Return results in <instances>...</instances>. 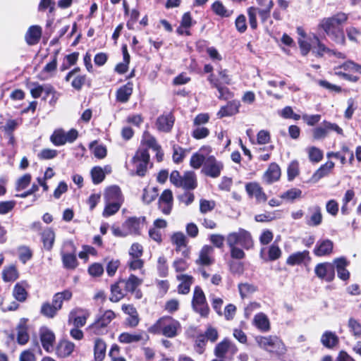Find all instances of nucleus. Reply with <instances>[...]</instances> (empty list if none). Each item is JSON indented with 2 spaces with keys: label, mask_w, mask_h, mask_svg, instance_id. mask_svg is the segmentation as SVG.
Returning <instances> with one entry per match:
<instances>
[{
  "label": "nucleus",
  "mask_w": 361,
  "mask_h": 361,
  "mask_svg": "<svg viewBox=\"0 0 361 361\" xmlns=\"http://www.w3.org/2000/svg\"><path fill=\"white\" fill-rule=\"evenodd\" d=\"M181 331L179 321L170 316L160 317L149 328V332L153 334L162 335L167 338H174Z\"/></svg>",
  "instance_id": "nucleus-1"
},
{
  "label": "nucleus",
  "mask_w": 361,
  "mask_h": 361,
  "mask_svg": "<svg viewBox=\"0 0 361 361\" xmlns=\"http://www.w3.org/2000/svg\"><path fill=\"white\" fill-rule=\"evenodd\" d=\"M149 161V154L146 149H139L130 161V164L126 163V166L129 170L130 175L144 176L147 170Z\"/></svg>",
  "instance_id": "nucleus-2"
},
{
  "label": "nucleus",
  "mask_w": 361,
  "mask_h": 361,
  "mask_svg": "<svg viewBox=\"0 0 361 361\" xmlns=\"http://www.w3.org/2000/svg\"><path fill=\"white\" fill-rule=\"evenodd\" d=\"M256 341L262 348L270 353L281 355L286 352L284 343L276 336H258Z\"/></svg>",
  "instance_id": "nucleus-3"
},
{
  "label": "nucleus",
  "mask_w": 361,
  "mask_h": 361,
  "mask_svg": "<svg viewBox=\"0 0 361 361\" xmlns=\"http://www.w3.org/2000/svg\"><path fill=\"white\" fill-rule=\"evenodd\" d=\"M226 243L228 246L238 245L245 250H249L253 245L251 234L243 228L230 233L226 237Z\"/></svg>",
  "instance_id": "nucleus-4"
},
{
  "label": "nucleus",
  "mask_w": 361,
  "mask_h": 361,
  "mask_svg": "<svg viewBox=\"0 0 361 361\" xmlns=\"http://www.w3.org/2000/svg\"><path fill=\"white\" fill-rule=\"evenodd\" d=\"M115 318V313L111 310H106L99 315L95 322L88 326V331L95 335L104 334L106 332V327Z\"/></svg>",
  "instance_id": "nucleus-5"
},
{
  "label": "nucleus",
  "mask_w": 361,
  "mask_h": 361,
  "mask_svg": "<svg viewBox=\"0 0 361 361\" xmlns=\"http://www.w3.org/2000/svg\"><path fill=\"white\" fill-rule=\"evenodd\" d=\"M78 136V133L75 129H71L65 132L63 129H56L50 137L51 142L56 146H61L66 142H73Z\"/></svg>",
  "instance_id": "nucleus-6"
},
{
  "label": "nucleus",
  "mask_w": 361,
  "mask_h": 361,
  "mask_svg": "<svg viewBox=\"0 0 361 361\" xmlns=\"http://www.w3.org/2000/svg\"><path fill=\"white\" fill-rule=\"evenodd\" d=\"M72 297V293L69 290L57 293L54 295L51 305L47 304V317L53 318L61 310L63 302L69 300Z\"/></svg>",
  "instance_id": "nucleus-7"
},
{
  "label": "nucleus",
  "mask_w": 361,
  "mask_h": 361,
  "mask_svg": "<svg viewBox=\"0 0 361 361\" xmlns=\"http://www.w3.org/2000/svg\"><path fill=\"white\" fill-rule=\"evenodd\" d=\"M223 169V163L211 155L207 157L206 161L202 169V173L207 176L216 178L221 175Z\"/></svg>",
  "instance_id": "nucleus-8"
},
{
  "label": "nucleus",
  "mask_w": 361,
  "mask_h": 361,
  "mask_svg": "<svg viewBox=\"0 0 361 361\" xmlns=\"http://www.w3.org/2000/svg\"><path fill=\"white\" fill-rule=\"evenodd\" d=\"M341 25L322 24V28L335 42L343 44L345 43V35Z\"/></svg>",
  "instance_id": "nucleus-9"
},
{
  "label": "nucleus",
  "mask_w": 361,
  "mask_h": 361,
  "mask_svg": "<svg viewBox=\"0 0 361 361\" xmlns=\"http://www.w3.org/2000/svg\"><path fill=\"white\" fill-rule=\"evenodd\" d=\"M145 217H129L123 224L128 235H140V231L145 223Z\"/></svg>",
  "instance_id": "nucleus-10"
},
{
  "label": "nucleus",
  "mask_w": 361,
  "mask_h": 361,
  "mask_svg": "<svg viewBox=\"0 0 361 361\" xmlns=\"http://www.w3.org/2000/svg\"><path fill=\"white\" fill-rule=\"evenodd\" d=\"M315 274L321 279L327 282L332 281L335 278L334 266L333 263H320L314 269Z\"/></svg>",
  "instance_id": "nucleus-11"
},
{
  "label": "nucleus",
  "mask_w": 361,
  "mask_h": 361,
  "mask_svg": "<svg viewBox=\"0 0 361 361\" xmlns=\"http://www.w3.org/2000/svg\"><path fill=\"white\" fill-rule=\"evenodd\" d=\"M238 348L228 339L225 338L218 343L214 349V354L217 357L224 358L226 355L229 353L231 358L237 353Z\"/></svg>",
  "instance_id": "nucleus-12"
},
{
  "label": "nucleus",
  "mask_w": 361,
  "mask_h": 361,
  "mask_svg": "<svg viewBox=\"0 0 361 361\" xmlns=\"http://www.w3.org/2000/svg\"><path fill=\"white\" fill-rule=\"evenodd\" d=\"M245 190L250 197L255 198L259 203L264 202L267 200V196L263 188L257 182L247 183L245 185Z\"/></svg>",
  "instance_id": "nucleus-13"
},
{
  "label": "nucleus",
  "mask_w": 361,
  "mask_h": 361,
  "mask_svg": "<svg viewBox=\"0 0 361 361\" xmlns=\"http://www.w3.org/2000/svg\"><path fill=\"white\" fill-rule=\"evenodd\" d=\"M90 315V313L87 310L75 308L70 312L69 320L73 322L74 326L80 328L85 325Z\"/></svg>",
  "instance_id": "nucleus-14"
},
{
  "label": "nucleus",
  "mask_w": 361,
  "mask_h": 361,
  "mask_svg": "<svg viewBox=\"0 0 361 361\" xmlns=\"http://www.w3.org/2000/svg\"><path fill=\"white\" fill-rule=\"evenodd\" d=\"M333 264L334 270L337 271L338 277L342 281H348L350 278V272L346 269L350 262L344 257H338L334 259Z\"/></svg>",
  "instance_id": "nucleus-15"
},
{
  "label": "nucleus",
  "mask_w": 361,
  "mask_h": 361,
  "mask_svg": "<svg viewBox=\"0 0 361 361\" xmlns=\"http://www.w3.org/2000/svg\"><path fill=\"white\" fill-rule=\"evenodd\" d=\"M309 214L305 216V223L309 226H318L322 222V209L318 205L308 208Z\"/></svg>",
  "instance_id": "nucleus-16"
},
{
  "label": "nucleus",
  "mask_w": 361,
  "mask_h": 361,
  "mask_svg": "<svg viewBox=\"0 0 361 361\" xmlns=\"http://www.w3.org/2000/svg\"><path fill=\"white\" fill-rule=\"evenodd\" d=\"M173 207V194L166 189L163 191L159 199V208L164 214H169Z\"/></svg>",
  "instance_id": "nucleus-17"
},
{
  "label": "nucleus",
  "mask_w": 361,
  "mask_h": 361,
  "mask_svg": "<svg viewBox=\"0 0 361 361\" xmlns=\"http://www.w3.org/2000/svg\"><path fill=\"white\" fill-rule=\"evenodd\" d=\"M66 246H68L71 249V252L69 253H62V261L64 267L69 269H75L77 265V258L75 255V247L71 241L66 242L65 244Z\"/></svg>",
  "instance_id": "nucleus-18"
},
{
  "label": "nucleus",
  "mask_w": 361,
  "mask_h": 361,
  "mask_svg": "<svg viewBox=\"0 0 361 361\" xmlns=\"http://www.w3.org/2000/svg\"><path fill=\"white\" fill-rule=\"evenodd\" d=\"M175 121V118L171 113L159 116L156 121V126L159 131L169 133L171 130Z\"/></svg>",
  "instance_id": "nucleus-19"
},
{
  "label": "nucleus",
  "mask_w": 361,
  "mask_h": 361,
  "mask_svg": "<svg viewBox=\"0 0 361 361\" xmlns=\"http://www.w3.org/2000/svg\"><path fill=\"white\" fill-rule=\"evenodd\" d=\"M281 177V169L278 164L271 163L263 175V181L268 185L279 180Z\"/></svg>",
  "instance_id": "nucleus-20"
},
{
  "label": "nucleus",
  "mask_w": 361,
  "mask_h": 361,
  "mask_svg": "<svg viewBox=\"0 0 361 361\" xmlns=\"http://www.w3.org/2000/svg\"><path fill=\"white\" fill-rule=\"evenodd\" d=\"M298 33L300 36V37L298 38V44L301 53L303 56H305L309 53L311 49H315L314 37L312 38L309 37L310 42L305 40V32L301 27H298Z\"/></svg>",
  "instance_id": "nucleus-21"
},
{
  "label": "nucleus",
  "mask_w": 361,
  "mask_h": 361,
  "mask_svg": "<svg viewBox=\"0 0 361 361\" xmlns=\"http://www.w3.org/2000/svg\"><path fill=\"white\" fill-rule=\"evenodd\" d=\"M333 247L334 244L331 240L329 239L319 240L317 242L313 252L316 256H325L332 252Z\"/></svg>",
  "instance_id": "nucleus-22"
},
{
  "label": "nucleus",
  "mask_w": 361,
  "mask_h": 361,
  "mask_svg": "<svg viewBox=\"0 0 361 361\" xmlns=\"http://www.w3.org/2000/svg\"><path fill=\"white\" fill-rule=\"evenodd\" d=\"M105 202L123 203V197L120 188L112 185L107 188L104 192Z\"/></svg>",
  "instance_id": "nucleus-23"
},
{
  "label": "nucleus",
  "mask_w": 361,
  "mask_h": 361,
  "mask_svg": "<svg viewBox=\"0 0 361 361\" xmlns=\"http://www.w3.org/2000/svg\"><path fill=\"white\" fill-rule=\"evenodd\" d=\"M27 322V319L22 318L17 326V342L20 345L26 344L29 340Z\"/></svg>",
  "instance_id": "nucleus-24"
},
{
  "label": "nucleus",
  "mask_w": 361,
  "mask_h": 361,
  "mask_svg": "<svg viewBox=\"0 0 361 361\" xmlns=\"http://www.w3.org/2000/svg\"><path fill=\"white\" fill-rule=\"evenodd\" d=\"M127 291L124 285L119 280L111 286V296L109 300L113 302H117L124 298Z\"/></svg>",
  "instance_id": "nucleus-25"
},
{
  "label": "nucleus",
  "mask_w": 361,
  "mask_h": 361,
  "mask_svg": "<svg viewBox=\"0 0 361 361\" xmlns=\"http://www.w3.org/2000/svg\"><path fill=\"white\" fill-rule=\"evenodd\" d=\"M214 249L212 246L204 245L200 252L199 258L196 260V264L200 265H209L213 263L212 255Z\"/></svg>",
  "instance_id": "nucleus-26"
},
{
  "label": "nucleus",
  "mask_w": 361,
  "mask_h": 361,
  "mask_svg": "<svg viewBox=\"0 0 361 361\" xmlns=\"http://www.w3.org/2000/svg\"><path fill=\"white\" fill-rule=\"evenodd\" d=\"M266 247H263L261 249L260 251L261 258L266 262L276 260L281 255V250L275 243H274L270 247H269L267 257L264 255V252L266 251Z\"/></svg>",
  "instance_id": "nucleus-27"
},
{
  "label": "nucleus",
  "mask_w": 361,
  "mask_h": 361,
  "mask_svg": "<svg viewBox=\"0 0 361 361\" xmlns=\"http://www.w3.org/2000/svg\"><path fill=\"white\" fill-rule=\"evenodd\" d=\"M197 186L196 175L192 171H187L182 177V180L179 187L183 188L186 190H194Z\"/></svg>",
  "instance_id": "nucleus-28"
},
{
  "label": "nucleus",
  "mask_w": 361,
  "mask_h": 361,
  "mask_svg": "<svg viewBox=\"0 0 361 361\" xmlns=\"http://www.w3.org/2000/svg\"><path fill=\"white\" fill-rule=\"evenodd\" d=\"M334 163L331 161H328L322 164L312 175V180L316 183L321 178L328 176L332 169L334 168Z\"/></svg>",
  "instance_id": "nucleus-29"
},
{
  "label": "nucleus",
  "mask_w": 361,
  "mask_h": 361,
  "mask_svg": "<svg viewBox=\"0 0 361 361\" xmlns=\"http://www.w3.org/2000/svg\"><path fill=\"white\" fill-rule=\"evenodd\" d=\"M75 349L73 343L63 340L59 342L56 347V353L59 357H66L69 356Z\"/></svg>",
  "instance_id": "nucleus-30"
},
{
  "label": "nucleus",
  "mask_w": 361,
  "mask_h": 361,
  "mask_svg": "<svg viewBox=\"0 0 361 361\" xmlns=\"http://www.w3.org/2000/svg\"><path fill=\"white\" fill-rule=\"evenodd\" d=\"M177 279L181 281L178 287V293L184 295L188 294L193 283V277L187 274H180L177 276Z\"/></svg>",
  "instance_id": "nucleus-31"
},
{
  "label": "nucleus",
  "mask_w": 361,
  "mask_h": 361,
  "mask_svg": "<svg viewBox=\"0 0 361 361\" xmlns=\"http://www.w3.org/2000/svg\"><path fill=\"white\" fill-rule=\"evenodd\" d=\"M133 85L130 82L121 86L116 92V99L122 103L128 102L133 93Z\"/></svg>",
  "instance_id": "nucleus-32"
},
{
  "label": "nucleus",
  "mask_w": 361,
  "mask_h": 361,
  "mask_svg": "<svg viewBox=\"0 0 361 361\" xmlns=\"http://www.w3.org/2000/svg\"><path fill=\"white\" fill-rule=\"evenodd\" d=\"M42 34V28L38 25L31 26L25 35V40L30 45L35 44L38 42Z\"/></svg>",
  "instance_id": "nucleus-33"
},
{
  "label": "nucleus",
  "mask_w": 361,
  "mask_h": 361,
  "mask_svg": "<svg viewBox=\"0 0 361 361\" xmlns=\"http://www.w3.org/2000/svg\"><path fill=\"white\" fill-rule=\"evenodd\" d=\"M239 106L240 104L238 102L233 101L229 102L226 106H222L220 109L217 113V116L219 118L233 116L238 112Z\"/></svg>",
  "instance_id": "nucleus-34"
},
{
  "label": "nucleus",
  "mask_w": 361,
  "mask_h": 361,
  "mask_svg": "<svg viewBox=\"0 0 361 361\" xmlns=\"http://www.w3.org/2000/svg\"><path fill=\"white\" fill-rule=\"evenodd\" d=\"M106 345L105 342L97 338L94 341V355L95 361H103L106 355Z\"/></svg>",
  "instance_id": "nucleus-35"
},
{
  "label": "nucleus",
  "mask_w": 361,
  "mask_h": 361,
  "mask_svg": "<svg viewBox=\"0 0 361 361\" xmlns=\"http://www.w3.org/2000/svg\"><path fill=\"white\" fill-rule=\"evenodd\" d=\"M307 258H309V251L297 252L293 253L287 258L286 264L290 266L299 265Z\"/></svg>",
  "instance_id": "nucleus-36"
},
{
  "label": "nucleus",
  "mask_w": 361,
  "mask_h": 361,
  "mask_svg": "<svg viewBox=\"0 0 361 361\" xmlns=\"http://www.w3.org/2000/svg\"><path fill=\"white\" fill-rule=\"evenodd\" d=\"M253 323L262 331H268L270 329L269 320L264 313L257 314L254 317Z\"/></svg>",
  "instance_id": "nucleus-37"
},
{
  "label": "nucleus",
  "mask_w": 361,
  "mask_h": 361,
  "mask_svg": "<svg viewBox=\"0 0 361 361\" xmlns=\"http://www.w3.org/2000/svg\"><path fill=\"white\" fill-rule=\"evenodd\" d=\"M27 286V284L25 281H22L20 283H18L14 286L13 290V297L19 302H24L27 296V293L25 290V288Z\"/></svg>",
  "instance_id": "nucleus-38"
},
{
  "label": "nucleus",
  "mask_w": 361,
  "mask_h": 361,
  "mask_svg": "<svg viewBox=\"0 0 361 361\" xmlns=\"http://www.w3.org/2000/svg\"><path fill=\"white\" fill-rule=\"evenodd\" d=\"M128 292H133L142 283V280L131 274L127 280H120Z\"/></svg>",
  "instance_id": "nucleus-39"
},
{
  "label": "nucleus",
  "mask_w": 361,
  "mask_h": 361,
  "mask_svg": "<svg viewBox=\"0 0 361 361\" xmlns=\"http://www.w3.org/2000/svg\"><path fill=\"white\" fill-rule=\"evenodd\" d=\"M322 343L326 348H333L338 342V336L331 331H326L321 338Z\"/></svg>",
  "instance_id": "nucleus-40"
},
{
  "label": "nucleus",
  "mask_w": 361,
  "mask_h": 361,
  "mask_svg": "<svg viewBox=\"0 0 361 361\" xmlns=\"http://www.w3.org/2000/svg\"><path fill=\"white\" fill-rule=\"evenodd\" d=\"M302 190L299 188H293L280 195V197L288 202H293L296 199L302 197Z\"/></svg>",
  "instance_id": "nucleus-41"
},
{
  "label": "nucleus",
  "mask_w": 361,
  "mask_h": 361,
  "mask_svg": "<svg viewBox=\"0 0 361 361\" xmlns=\"http://www.w3.org/2000/svg\"><path fill=\"white\" fill-rule=\"evenodd\" d=\"M204 148H202L198 152L193 154L190 158V164L192 168L195 169H198L201 166L203 167L207 157H204V154L201 153V151Z\"/></svg>",
  "instance_id": "nucleus-42"
},
{
  "label": "nucleus",
  "mask_w": 361,
  "mask_h": 361,
  "mask_svg": "<svg viewBox=\"0 0 361 361\" xmlns=\"http://www.w3.org/2000/svg\"><path fill=\"white\" fill-rule=\"evenodd\" d=\"M171 242L176 246V250L180 251L187 245V238L182 232H176L171 236Z\"/></svg>",
  "instance_id": "nucleus-43"
},
{
  "label": "nucleus",
  "mask_w": 361,
  "mask_h": 361,
  "mask_svg": "<svg viewBox=\"0 0 361 361\" xmlns=\"http://www.w3.org/2000/svg\"><path fill=\"white\" fill-rule=\"evenodd\" d=\"M142 143L153 150L160 149V145L157 143L155 137L147 131L144 132L142 135Z\"/></svg>",
  "instance_id": "nucleus-44"
},
{
  "label": "nucleus",
  "mask_w": 361,
  "mask_h": 361,
  "mask_svg": "<svg viewBox=\"0 0 361 361\" xmlns=\"http://www.w3.org/2000/svg\"><path fill=\"white\" fill-rule=\"evenodd\" d=\"M18 277V273L15 266L5 267L2 272V278L4 281L10 282L16 280Z\"/></svg>",
  "instance_id": "nucleus-45"
},
{
  "label": "nucleus",
  "mask_w": 361,
  "mask_h": 361,
  "mask_svg": "<svg viewBox=\"0 0 361 361\" xmlns=\"http://www.w3.org/2000/svg\"><path fill=\"white\" fill-rule=\"evenodd\" d=\"M314 41L315 49H312V52L316 54L317 56H322L324 54H328L331 53V49L327 48L324 44H322L317 37L314 35Z\"/></svg>",
  "instance_id": "nucleus-46"
},
{
  "label": "nucleus",
  "mask_w": 361,
  "mask_h": 361,
  "mask_svg": "<svg viewBox=\"0 0 361 361\" xmlns=\"http://www.w3.org/2000/svg\"><path fill=\"white\" fill-rule=\"evenodd\" d=\"M205 301H207V300L202 289L200 286H195L192 300V307L201 305Z\"/></svg>",
  "instance_id": "nucleus-47"
},
{
  "label": "nucleus",
  "mask_w": 361,
  "mask_h": 361,
  "mask_svg": "<svg viewBox=\"0 0 361 361\" xmlns=\"http://www.w3.org/2000/svg\"><path fill=\"white\" fill-rule=\"evenodd\" d=\"M142 339V334H141L123 333L118 337L119 341L123 343L137 342L141 341Z\"/></svg>",
  "instance_id": "nucleus-48"
},
{
  "label": "nucleus",
  "mask_w": 361,
  "mask_h": 361,
  "mask_svg": "<svg viewBox=\"0 0 361 361\" xmlns=\"http://www.w3.org/2000/svg\"><path fill=\"white\" fill-rule=\"evenodd\" d=\"M212 9L216 15L221 17H228L233 13L232 11L226 9L219 1H216L212 4Z\"/></svg>",
  "instance_id": "nucleus-49"
},
{
  "label": "nucleus",
  "mask_w": 361,
  "mask_h": 361,
  "mask_svg": "<svg viewBox=\"0 0 361 361\" xmlns=\"http://www.w3.org/2000/svg\"><path fill=\"white\" fill-rule=\"evenodd\" d=\"M307 152L312 162L318 163L323 159V152L316 147H309Z\"/></svg>",
  "instance_id": "nucleus-50"
},
{
  "label": "nucleus",
  "mask_w": 361,
  "mask_h": 361,
  "mask_svg": "<svg viewBox=\"0 0 361 361\" xmlns=\"http://www.w3.org/2000/svg\"><path fill=\"white\" fill-rule=\"evenodd\" d=\"M61 94L56 91L53 87L47 85V101L53 108L55 106Z\"/></svg>",
  "instance_id": "nucleus-51"
},
{
  "label": "nucleus",
  "mask_w": 361,
  "mask_h": 361,
  "mask_svg": "<svg viewBox=\"0 0 361 361\" xmlns=\"http://www.w3.org/2000/svg\"><path fill=\"white\" fill-rule=\"evenodd\" d=\"M106 206L103 211L102 215L104 217H109L115 214L121 208L122 203H116V202H105Z\"/></svg>",
  "instance_id": "nucleus-52"
},
{
  "label": "nucleus",
  "mask_w": 361,
  "mask_h": 361,
  "mask_svg": "<svg viewBox=\"0 0 361 361\" xmlns=\"http://www.w3.org/2000/svg\"><path fill=\"white\" fill-rule=\"evenodd\" d=\"M329 134L326 126L324 125V121L321 123L320 126L314 128L312 130V136L314 140H322L324 139Z\"/></svg>",
  "instance_id": "nucleus-53"
},
{
  "label": "nucleus",
  "mask_w": 361,
  "mask_h": 361,
  "mask_svg": "<svg viewBox=\"0 0 361 361\" xmlns=\"http://www.w3.org/2000/svg\"><path fill=\"white\" fill-rule=\"evenodd\" d=\"M192 136L196 140L206 138L210 133L209 130L204 126H193Z\"/></svg>",
  "instance_id": "nucleus-54"
},
{
  "label": "nucleus",
  "mask_w": 361,
  "mask_h": 361,
  "mask_svg": "<svg viewBox=\"0 0 361 361\" xmlns=\"http://www.w3.org/2000/svg\"><path fill=\"white\" fill-rule=\"evenodd\" d=\"M91 177L94 184H99L105 178L104 171L101 166H94L91 170Z\"/></svg>",
  "instance_id": "nucleus-55"
},
{
  "label": "nucleus",
  "mask_w": 361,
  "mask_h": 361,
  "mask_svg": "<svg viewBox=\"0 0 361 361\" xmlns=\"http://www.w3.org/2000/svg\"><path fill=\"white\" fill-rule=\"evenodd\" d=\"M211 300V303L212 308L216 312V314L221 317L223 316V311L221 310V307L224 304V300L222 298L215 296L214 295H211L209 296Z\"/></svg>",
  "instance_id": "nucleus-56"
},
{
  "label": "nucleus",
  "mask_w": 361,
  "mask_h": 361,
  "mask_svg": "<svg viewBox=\"0 0 361 361\" xmlns=\"http://www.w3.org/2000/svg\"><path fill=\"white\" fill-rule=\"evenodd\" d=\"M19 259L25 264L32 257V252L27 246H20L18 248Z\"/></svg>",
  "instance_id": "nucleus-57"
},
{
  "label": "nucleus",
  "mask_w": 361,
  "mask_h": 361,
  "mask_svg": "<svg viewBox=\"0 0 361 361\" xmlns=\"http://www.w3.org/2000/svg\"><path fill=\"white\" fill-rule=\"evenodd\" d=\"M157 270L160 276L165 277L167 276L169 268L166 259L164 256H160L158 258Z\"/></svg>",
  "instance_id": "nucleus-58"
},
{
  "label": "nucleus",
  "mask_w": 361,
  "mask_h": 361,
  "mask_svg": "<svg viewBox=\"0 0 361 361\" xmlns=\"http://www.w3.org/2000/svg\"><path fill=\"white\" fill-rule=\"evenodd\" d=\"M350 331L355 336H361V324L355 319L350 318L348 321Z\"/></svg>",
  "instance_id": "nucleus-59"
},
{
  "label": "nucleus",
  "mask_w": 361,
  "mask_h": 361,
  "mask_svg": "<svg viewBox=\"0 0 361 361\" xmlns=\"http://www.w3.org/2000/svg\"><path fill=\"white\" fill-rule=\"evenodd\" d=\"M130 258H140L143 254L142 246L137 243H133L129 250Z\"/></svg>",
  "instance_id": "nucleus-60"
},
{
  "label": "nucleus",
  "mask_w": 361,
  "mask_h": 361,
  "mask_svg": "<svg viewBox=\"0 0 361 361\" xmlns=\"http://www.w3.org/2000/svg\"><path fill=\"white\" fill-rule=\"evenodd\" d=\"M157 196V192L155 188L144 189L142 200L145 203L149 204L154 200Z\"/></svg>",
  "instance_id": "nucleus-61"
},
{
  "label": "nucleus",
  "mask_w": 361,
  "mask_h": 361,
  "mask_svg": "<svg viewBox=\"0 0 361 361\" xmlns=\"http://www.w3.org/2000/svg\"><path fill=\"white\" fill-rule=\"evenodd\" d=\"M210 116L207 113H201L197 114L192 122L193 126H203L209 122Z\"/></svg>",
  "instance_id": "nucleus-62"
},
{
  "label": "nucleus",
  "mask_w": 361,
  "mask_h": 361,
  "mask_svg": "<svg viewBox=\"0 0 361 361\" xmlns=\"http://www.w3.org/2000/svg\"><path fill=\"white\" fill-rule=\"evenodd\" d=\"M90 148L94 157L98 159H103L106 156V149L103 145H96L94 146L93 143H92Z\"/></svg>",
  "instance_id": "nucleus-63"
},
{
  "label": "nucleus",
  "mask_w": 361,
  "mask_h": 361,
  "mask_svg": "<svg viewBox=\"0 0 361 361\" xmlns=\"http://www.w3.org/2000/svg\"><path fill=\"white\" fill-rule=\"evenodd\" d=\"M173 267L175 269L176 272H183L187 270L189 267V264L184 259H176L173 262Z\"/></svg>",
  "instance_id": "nucleus-64"
}]
</instances>
